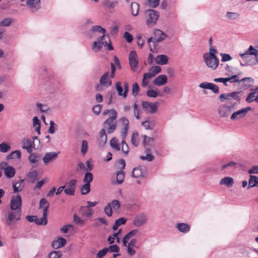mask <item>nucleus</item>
I'll return each mask as SVG.
<instances>
[{
	"label": "nucleus",
	"mask_w": 258,
	"mask_h": 258,
	"mask_svg": "<svg viewBox=\"0 0 258 258\" xmlns=\"http://www.w3.org/2000/svg\"><path fill=\"white\" fill-rule=\"evenodd\" d=\"M248 183V188L257 186L258 185V177L256 176L250 175Z\"/></svg>",
	"instance_id": "nucleus-39"
},
{
	"label": "nucleus",
	"mask_w": 258,
	"mask_h": 258,
	"mask_svg": "<svg viewBox=\"0 0 258 258\" xmlns=\"http://www.w3.org/2000/svg\"><path fill=\"white\" fill-rule=\"evenodd\" d=\"M234 106L227 105L222 104L219 106L218 108V113L221 117H226L228 116L234 110Z\"/></svg>",
	"instance_id": "nucleus-8"
},
{
	"label": "nucleus",
	"mask_w": 258,
	"mask_h": 258,
	"mask_svg": "<svg viewBox=\"0 0 258 258\" xmlns=\"http://www.w3.org/2000/svg\"><path fill=\"white\" fill-rule=\"evenodd\" d=\"M155 60L158 64L165 65L168 62L169 57L166 55L159 54L155 58Z\"/></svg>",
	"instance_id": "nucleus-24"
},
{
	"label": "nucleus",
	"mask_w": 258,
	"mask_h": 258,
	"mask_svg": "<svg viewBox=\"0 0 258 258\" xmlns=\"http://www.w3.org/2000/svg\"><path fill=\"white\" fill-rule=\"evenodd\" d=\"M122 124V128L121 132V136L122 141L121 144L118 142L116 138L113 137L110 141V145L111 147L117 151H121L122 153L124 155H127L130 151V148L127 144L125 141V139L127 136V132L128 130L129 121L128 119L125 117H122L120 119Z\"/></svg>",
	"instance_id": "nucleus-1"
},
{
	"label": "nucleus",
	"mask_w": 258,
	"mask_h": 258,
	"mask_svg": "<svg viewBox=\"0 0 258 258\" xmlns=\"http://www.w3.org/2000/svg\"><path fill=\"white\" fill-rule=\"evenodd\" d=\"M107 135L104 128H102L99 132V137L97 140L98 146L100 148H103L107 142Z\"/></svg>",
	"instance_id": "nucleus-20"
},
{
	"label": "nucleus",
	"mask_w": 258,
	"mask_h": 258,
	"mask_svg": "<svg viewBox=\"0 0 258 258\" xmlns=\"http://www.w3.org/2000/svg\"><path fill=\"white\" fill-rule=\"evenodd\" d=\"M226 82H230L231 83H236V82H245L246 80H250L251 81H253V79L249 77L244 78L241 80H239V77L238 75H233L228 78H225Z\"/></svg>",
	"instance_id": "nucleus-23"
},
{
	"label": "nucleus",
	"mask_w": 258,
	"mask_h": 258,
	"mask_svg": "<svg viewBox=\"0 0 258 258\" xmlns=\"http://www.w3.org/2000/svg\"><path fill=\"white\" fill-rule=\"evenodd\" d=\"M67 243L66 240L62 237L58 238L52 243V246L54 249H57L63 247Z\"/></svg>",
	"instance_id": "nucleus-27"
},
{
	"label": "nucleus",
	"mask_w": 258,
	"mask_h": 258,
	"mask_svg": "<svg viewBox=\"0 0 258 258\" xmlns=\"http://www.w3.org/2000/svg\"><path fill=\"white\" fill-rule=\"evenodd\" d=\"M138 229H135L130 232H129L128 233H127L124 237L122 239V244L123 245H125L126 243L128 242L129 240L132 238L133 237H134L138 233Z\"/></svg>",
	"instance_id": "nucleus-26"
},
{
	"label": "nucleus",
	"mask_w": 258,
	"mask_h": 258,
	"mask_svg": "<svg viewBox=\"0 0 258 258\" xmlns=\"http://www.w3.org/2000/svg\"><path fill=\"white\" fill-rule=\"evenodd\" d=\"M88 145L86 140L82 141L81 151L83 155H85L88 151Z\"/></svg>",
	"instance_id": "nucleus-52"
},
{
	"label": "nucleus",
	"mask_w": 258,
	"mask_h": 258,
	"mask_svg": "<svg viewBox=\"0 0 258 258\" xmlns=\"http://www.w3.org/2000/svg\"><path fill=\"white\" fill-rule=\"evenodd\" d=\"M97 32L102 35L98 38L97 41L94 42L92 47V49L96 52L100 51L104 45V42L103 41V40L105 37L106 30L100 26H93L87 33L88 37L91 38L95 37L96 33Z\"/></svg>",
	"instance_id": "nucleus-2"
},
{
	"label": "nucleus",
	"mask_w": 258,
	"mask_h": 258,
	"mask_svg": "<svg viewBox=\"0 0 258 258\" xmlns=\"http://www.w3.org/2000/svg\"><path fill=\"white\" fill-rule=\"evenodd\" d=\"M147 95L149 97L156 98L158 96H162V94L158 93L154 89H149L147 92Z\"/></svg>",
	"instance_id": "nucleus-50"
},
{
	"label": "nucleus",
	"mask_w": 258,
	"mask_h": 258,
	"mask_svg": "<svg viewBox=\"0 0 258 258\" xmlns=\"http://www.w3.org/2000/svg\"><path fill=\"white\" fill-rule=\"evenodd\" d=\"M93 179V176L92 173L87 172L83 178V182L85 183L90 184Z\"/></svg>",
	"instance_id": "nucleus-44"
},
{
	"label": "nucleus",
	"mask_w": 258,
	"mask_h": 258,
	"mask_svg": "<svg viewBox=\"0 0 258 258\" xmlns=\"http://www.w3.org/2000/svg\"><path fill=\"white\" fill-rule=\"evenodd\" d=\"M47 215L48 214L44 215V213H43L41 218H39L36 216L35 223L38 225H46L47 223Z\"/></svg>",
	"instance_id": "nucleus-37"
},
{
	"label": "nucleus",
	"mask_w": 258,
	"mask_h": 258,
	"mask_svg": "<svg viewBox=\"0 0 258 258\" xmlns=\"http://www.w3.org/2000/svg\"><path fill=\"white\" fill-rule=\"evenodd\" d=\"M12 19L10 18H7L4 19H3L1 22H0V26H5V27H8L10 26L12 24Z\"/></svg>",
	"instance_id": "nucleus-59"
},
{
	"label": "nucleus",
	"mask_w": 258,
	"mask_h": 258,
	"mask_svg": "<svg viewBox=\"0 0 258 258\" xmlns=\"http://www.w3.org/2000/svg\"><path fill=\"white\" fill-rule=\"evenodd\" d=\"M21 157V152L19 150H16L10 154L7 157L8 160L13 159L15 158L20 159Z\"/></svg>",
	"instance_id": "nucleus-41"
},
{
	"label": "nucleus",
	"mask_w": 258,
	"mask_h": 258,
	"mask_svg": "<svg viewBox=\"0 0 258 258\" xmlns=\"http://www.w3.org/2000/svg\"><path fill=\"white\" fill-rule=\"evenodd\" d=\"M11 146L6 143H2L0 144V152L2 153H6L10 151Z\"/></svg>",
	"instance_id": "nucleus-49"
},
{
	"label": "nucleus",
	"mask_w": 258,
	"mask_h": 258,
	"mask_svg": "<svg viewBox=\"0 0 258 258\" xmlns=\"http://www.w3.org/2000/svg\"><path fill=\"white\" fill-rule=\"evenodd\" d=\"M26 6L32 12H35L40 8V0H27Z\"/></svg>",
	"instance_id": "nucleus-16"
},
{
	"label": "nucleus",
	"mask_w": 258,
	"mask_h": 258,
	"mask_svg": "<svg viewBox=\"0 0 258 258\" xmlns=\"http://www.w3.org/2000/svg\"><path fill=\"white\" fill-rule=\"evenodd\" d=\"M244 60V61L246 62L247 63V64L248 66H255L258 64V58L255 59H252L249 56H248V58L247 59L245 58H242Z\"/></svg>",
	"instance_id": "nucleus-51"
},
{
	"label": "nucleus",
	"mask_w": 258,
	"mask_h": 258,
	"mask_svg": "<svg viewBox=\"0 0 258 258\" xmlns=\"http://www.w3.org/2000/svg\"><path fill=\"white\" fill-rule=\"evenodd\" d=\"M168 78L165 75H160L153 81V84L157 86H163L167 84Z\"/></svg>",
	"instance_id": "nucleus-21"
},
{
	"label": "nucleus",
	"mask_w": 258,
	"mask_h": 258,
	"mask_svg": "<svg viewBox=\"0 0 258 258\" xmlns=\"http://www.w3.org/2000/svg\"><path fill=\"white\" fill-rule=\"evenodd\" d=\"M124 247L127 248V253L131 256H133L135 254L136 251V250L134 248L136 246H130L128 244V242L126 243L125 245H123Z\"/></svg>",
	"instance_id": "nucleus-53"
},
{
	"label": "nucleus",
	"mask_w": 258,
	"mask_h": 258,
	"mask_svg": "<svg viewBox=\"0 0 258 258\" xmlns=\"http://www.w3.org/2000/svg\"><path fill=\"white\" fill-rule=\"evenodd\" d=\"M105 213L109 217L112 216V208L111 207V204L108 203L107 206L104 208Z\"/></svg>",
	"instance_id": "nucleus-63"
},
{
	"label": "nucleus",
	"mask_w": 258,
	"mask_h": 258,
	"mask_svg": "<svg viewBox=\"0 0 258 258\" xmlns=\"http://www.w3.org/2000/svg\"><path fill=\"white\" fill-rule=\"evenodd\" d=\"M118 3L117 1L104 0L103 5L108 9L112 10L118 5Z\"/></svg>",
	"instance_id": "nucleus-33"
},
{
	"label": "nucleus",
	"mask_w": 258,
	"mask_h": 258,
	"mask_svg": "<svg viewBox=\"0 0 258 258\" xmlns=\"http://www.w3.org/2000/svg\"><path fill=\"white\" fill-rule=\"evenodd\" d=\"M149 71L151 72L155 77L157 74L161 72V68L158 66H153L150 69Z\"/></svg>",
	"instance_id": "nucleus-57"
},
{
	"label": "nucleus",
	"mask_w": 258,
	"mask_h": 258,
	"mask_svg": "<svg viewBox=\"0 0 258 258\" xmlns=\"http://www.w3.org/2000/svg\"><path fill=\"white\" fill-rule=\"evenodd\" d=\"M40 159V155L36 153H30L28 157V159L30 162L32 163H35L38 161Z\"/></svg>",
	"instance_id": "nucleus-43"
},
{
	"label": "nucleus",
	"mask_w": 258,
	"mask_h": 258,
	"mask_svg": "<svg viewBox=\"0 0 258 258\" xmlns=\"http://www.w3.org/2000/svg\"><path fill=\"white\" fill-rule=\"evenodd\" d=\"M4 173L6 177L8 178H12L15 176L16 170L13 166H8L5 169Z\"/></svg>",
	"instance_id": "nucleus-32"
},
{
	"label": "nucleus",
	"mask_w": 258,
	"mask_h": 258,
	"mask_svg": "<svg viewBox=\"0 0 258 258\" xmlns=\"http://www.w3.org/2000/svg\"><path fill=\"white\" fill-rule=\"evenodd\" d=\"M219 98L221 102H223L225 100H230L232 99L231 97V93L221 94L219 96Z\"/></svg>",
	"instance_id": "nucleus-55"
},
{
	"label": "nucleus",
	"mask_w": 258,
	"mask_h": 258,
	"mask_svg": "<svg viewBox=\"0 0 258 258\" xmlns=\"http://www.w3.org/2000/svg\"><path fill=\"white\" fill-rule=\"evenodd\" d=\"M219 184L220 185H225L228 187H230L233 186L234 180L231 177H225L220 180Z\"/></svg>",
	"instance_id": "nucleus-28"
},
{
	"label": "nucleus",
	"mask_w": 258,
	"mask_h": 258,
	"mask_svg": "<svg viewBox=\"0 0 258 258\" xmlns=\"http://www.w3.org/2000/svg\"><path fill=\"white\" fill-rule=\"evenodd\" d=\"M218 53L217 50L214 47L211 46L209 48V52L204 53L203 55L210 56H217L216 54Z\"/></svg>",
	"instance_id": "nucleus-60"
},
{
	"label": "nucleus",
	"mask_w": 258,
	"mask_h": 258,
	"mask_svg": "<svg viewBox=\"0 0 258 258\" xmlns=\"http://www.w3.org/2000/svg\"><path fill=\"white\" fill-rule=\"evenodd\" d=\"M143 138L144 146L147 149H149V147L153 145L154 139L153 138L148 137L146 135H144Z\"/></svg>",
	"instance_id": "nucleus-35"
},
{
	"label": "nucleus",
	"mask_w": 258,
	"mask_h": 258,
	"mask_svg": "<svg viewBox=\"0 0 258 258\" xmlns=\"http://www.w3.org/2000/svg\"><path fill=\"white\" fill-rule=\"evenodd\" d=\"M145 14L147 17L146 24L149 27L153 26L159 17V13L156 10L150 9L146 11Z\"/></svg>",
	"instance_id": "nucleus-5"
},
{
	"label": "nucleus",
	"mask_w": 258,
	"mask_h": 258,
	"mask_svg": "<svg viewBox=\"0 0 258 258\" xmlns=\"http://www.w3.org/2000/svg\"><path fill=\"white\" fill-rule=\"evenodd\" d=\"M109 204H111V208L115 210H118L120 206L119 202L116 200H113L111 203H109Z\"/></svg>",
	"instance_id": "nucleus-64"
},
{
	"label": "nucleus",
	"mask_w": 258,
	"mask_h": 258,
	"mask_svg": "<svg viewBox=\"0 0 258 258\" xmlns=\"http://www.w3.org/2000/svg\"><path fill=\"white\" fill-rule=\"evenodd\" d=\"M22 147L29 153H31L34 148V143L29 138H24L22 140Z\"/></svg>",
	"instance_id": "nucleus-11"
},
{
	"label": "nucleus",
	"mask_w": 258,
	"mask_h": 258,
	"mask_svg": "<svg viewBox=\"0 0 258 258\" xmlns=\"http://www.w3.org/2000/svg\"><path fill=\"white\" fill-rule=\"evenodd\" d=\"M106 248H107L108 252L109 251L111 252H118L119 251L120 249L119 247L116 244L110 245Z\"/></svg>",
	"instance_id": "nucleus-62"
},
{
	"label": "nucleus",
	"mask_w": 258,
	"mask_h": 258,
	"mask_svg": "<svg viewBox=\"0 0 258 258\" xmlns=\"http://www.w3.org/2000/svg\"><path fill=\"white\" fill-rule=\"evenodd\" d=\"M140 90L139 86L137 83H134L132 86V94L134 96H136Z\"/></svg>",
	"instance_id": "nucleus-61"
},
{
	"label": "nucleus",
	"mask_w": 258,
	"mask_h": 258,
	"mask_svg": "<svg viewBox=\"0 0 258 258\" xmlns=\"http://www.w3.org/2000/svg\"><path fill=\"white\" fill-rule=\"evenodd\" d=\"M22 200L20 196L17 195L12 197L11 201V209L12 210H21Z\"/></svg>",
	"instance_id": "nucleus-14"
},
{
	"label": "nucleus",
	"mask_w": 258,
	"mask_h": 258,
	"mask_svg": "<svg viewBox=\"0 0 258 258\" xmlns=\"http://www.w3.org/2000/svg\"><path fill=\"white\" fill-rule=\"evenodd\" d=\"M21 210H11L8 212V216L6 220V224L9 226L14 225L16 222L21 219Z\"/></svg>",
	"instance_id": "nucleus-6"
},
{
	"label": "nucleus",
	"mask_w": 258,
	"mask_h": 258,
	"mask_svg": "<svg viewBox=\"0 0 258 258\" xmlns=\"http://www.w3.org/2000/svg\"><path fill=\"white\" fill-rule=\"evenodd\" d=\"M81 212L83 216L87 217H91L94 213V211L92 209L89 208L88 207L86 206L82 207L81 208Z\"/></svg>",
	"instance_id": "nucleus-36"
},
{
	"label": "nucleus",
	"mask_w": 258,
	"mask_h": 258,
	"mask_svg": "<svg viewBox=\"0 0 258 258\" xmlns=\"http://www.w3.org/2000/svg\"><path fill=\"white\" fill-rule=\"evenodd\" d=\"M28 181L30 183H34L38 177V172L36 170L29 172L27 175Z\"/></svg>",
	"instance_id": "nucleus-34"
},
{
	"label": "nucleus",
	"mask_w": 258,
	"mask_h": 258,
	"mask_svg": "<svg viewBox=\"0 0 258 258\" xmlns=\"http://www.w3.org/2000/svg\"><path fill=\"white\" fill-rule=\"evenodd\" d=\"M23 181V180H19L18 181L13 183V187L14 192H19L22 190V187H21V185Z\"/></svg>",
	"instance_id": "nucleus-42"
},
{
	"label": "nucleus",
	"mask_w": 258,
	"mask_h": 258,
	"mask_svg": "<svg viewBox=\"0 0 258 258\" xmlns=\"http://www.w3.org/2000/svg\"><path fill=\"white\" fill-rule=\"evenodd\" d=\"M147 222V217L145 214H141L136 216L133 221V225L136 227L143 226Z\"/></svg>",
	"instance_id": "nucleus-18"
},
{
	"label": "nucleus",
	"mask_w": 258,
	"mask_h": 258,
	"mask_svg": "<svg viewBox=\"0 0 258 258\" xmlns=\"http://www.w3.org/2000/svg\"><path fill=\"white\" fill-rule=\"evenodd\" d=\"M128 60L130 67L134 72L136 71L139 65L138 57L137 52L133 50L129 54Z\"/></svg>",
	"instance_id": "nucleus-9"
},
{
	"label": "nucleus",
	"mask_w": 258,
	"mask_h": 258,
	"mask_svg": "<svg viewBox=\"0 0 258 258\" xmlns=\"http://www.w3.org/2000/svg\"><path fill=\"white\" fill-rule=\"evenodd\" d=\"M133 176L136 178H140L144 176V172L141 167L134 168L132 172Z\"/></svg>",
	"instance_id": "nucleus-38"
},
{
	"label": "nucleus",
	"mask_w": 258,
	"mask_h": 258,
	"mask_svg": "<svg viewBox=\"0 0 258 258\" xmlns=\"http://www.w3.org/2000/svg\"><path fill=\"white\" fill-rule=\"evenodd\" d=\"M257 94H258V92L255 91L250 93L246 98V101L248 103H250L253 101H255Z\"/></svg>",
	"instance_id": "nucleus-56"
},
{
	"label": "nucleus",
	"mask_w": 258,
	"mask_h": 258,
	"mask_svg": "<svg viewBox=\"0 0 258 258\" xmlns=\"http://www.w3.org/2000/svg\"><path fill=\"white\" fill-rule=\"evenodd\" d=\"M132 14L133 16H136L138 14L139 10V5L136 2L132 3L131 4Z\"/></svg>",
	"instance_id": "nucleus-48"
},
{
	"label": "nucleus",
	"mask_w": 258,
	"mask_h": 258,
	"mask_svg": "<svg viewBox=\"0 0 258 258\" xmlns=\"http://www.w3.org/2000/svg\"><path fill=\"white\" fill-rule=\"evenodd\" d=\"M153 35V37H150L147 40L149 45H150L151 43L155 44L157 43L161 42L168 37V35L160 29L154 30Z\"/></svg>",
	"instance_id": "nucleus-4"
},
{
	"label": "nucleus",
	"mask_w": 258,
	"mask_h": 258,
	"mask_svg": "<svg viewBox=\"0 0 258 258\" xmlns=\"http://www.w3.org/2000/svg\"><path fill=\"white\" fill-rule=\"evenodd\" d=\"M131 141L133 145L136 147L139 145V135L136 131L133 133Z\"/></svg>",
	"instance_id": "nucleus-45"
},
{
	"label": "nucleus",
	"mask_w": 258,
	"mask_h": 258,
	"mask_svg": "<svg viewBox=\"0 0 258 258\" xmlns=\"http://www.w3.org/2000/svg\"><path fill=\"white\" fill-rule=\"evenodd\" d=\"M49 207V204L45 199H41L40 200L39 208H43V213H44V215H46V214H48Z\"/></svg>",
	"instance_id": "nucleus-29"
},
{
	"label": "nucleus",
	"mask_w": 258,
	"mask_h": 258,
	"mask_svg": "<svg viewBox=\"0 0 258 258\" xmlns=\"http://www.w3.org/2000/svg\"><path fill=\"white\" fill-rule=\"evenodd\" d=\"M121 232V229H120L117 232L114 233L112 235H110L107 239V241L110 244H113L114 242L115 239L118 237V236L120 234Z\"/></svg>",
	"instance_id": "nucleus-46"
},
{
	"label": "nucleus",
	"mask_w": 258,
	"mask_h": 258,
	"mask_svg": "<svg viewBox=\"0 0 258 258\" xmlns=\"http://www.w3.org/2000/svg\"><path fill=\"white\" fill-rule=\"evenodd\" d=\"M126 221H127L126 218H125L123 217L120 218L118 219H117L116 220H115V224L112 227L113 230V231L116 230L118 229V227L120 225L124 224L125 223V222H126Z\"/></svg>",
	"instance_id": "nucleus-40"
},
{
	"label": "nucleus",
	"mask_w": 258,
	"mask_h": 258,
	"mask_svg": "<svg viewBox=\"0 0 258 258\" xmlns=\"http://www.w3.org/2000/svg\"><path fill=\"white\" fill-rule=\"evenodd\" d=\"M90 184L85 183L81 188V192L82 195H85L90 191Z\"/></svg>",
	"instance_id": "nucleus-47"
},
{
	"label": "nucleus",
	"mask_w": 258,
	"mask_h": 258,
	"mask_svg": "<svg viewBox=\"0 0 258 258\" xmlns=\"http://www.w3.org/2000/svg\"><path fill=\"white\" fill-rule=\"evenodd\" d=\"M176 228L182 233H186L190 231V226L185 223H178L176 225Z\"/></svg>",
	"instance_id": "nucleus-25"
},
{
	"label": "nucleus",
	"mask_w": 258,
	"mask_h": 258,
	"mask_svg": "<svg viewBox=\"0 0 258 258\" xmlns=\"http://www.w3.org/2000/svg\"><path fill=\"white\" fill-rule=\"evenodd\" d=\"M36 107L40 112H46L49 110L48 106L43 104L38 103L36 104Z\"/></svg>",
	"instance_id": "nucleus-54"
},
{
	"label": "nucleus",
	"mask_w": 258,
	"mask_h": 258,
	"mask_svg": "<svg viewBox=\"0 0 258 258\" xmlns=\"http://www.w3.org/2000/svg\"><path fill=\"white\" fill-rule=\"evenodd\" d=\"M142 106L143 110L150 114L155 113L157 110L156 103H152L149 101H143Z\"/></svg>",
	"instance_id": "nucleus-10"
},
{
	"label": "nucleus",
	"mask_w": 258,
	"mask_h": 258,
	"mask_svg": "<svg viewBox=\"0 0 258 258\" xmlns=\"http://www.w3.org/2000/svg\"><path fill=\"white\" fill-rule=\"evenodd\" d=\"M112 116L108 118L103 123V127L108 133L111 134L114 132L116 128V118L117 113L116 110H112Z\"/></svg>",
	"instance_id": "nucleus-3"
},
{
	"label": "nucleus",
	"mask_w": 258,
	"mask_h": 258,
	"mask_svg": "<svg viewBox=\"0 0 258 258\" xmlns=\"http://www.w3.org/2000/svg\"><path fill=\"white\" fill-rule=\"evenodd\" d=\"M250 109L251 108L250 107L241 108V109L233 112L231 115L230 119L232 120L239 119L245 116L247 112L250 110Z\"/></svg>",
	"instance_id": "nucleus-12"
},
{
	"label": "nucleus",
	"mask_w": 258,
	"mask_h": 258,
	"mask_svg": "<svg viewBox=\"0 0 258 258\" xmlns=\"http://www.w3.org/2000/svg\"><path fill=\"white\" fill-rule=\"evenodd\" d=\"M239 56L242 58H248V55H254L256 59L258 58V50L254 48L252 45H250L249 48L246 50L243 53H239Z\"/></svg>",
	"instance_id": "nucleus-13"
},
{
	"label": "nucleus",
	"mask_w": 258,
	"mask_h": 258,
	"mask_svg": "<svg viewBox=\"0 0 258 258\" xmlns=\"http://www.w3.org/2000/svg\"><path fill=\"white\" fill-rule=\"evenodd\" d=\"M59 152H48L46 153L43 157L42 160L45 164L55 160L58 156Z\"/></svg>",
	"instance_id": "nucleus-19"
},
{
	"label": "nucleus",
	"mask_w": 258,
	"mask_h": 258,
	"mask_svg": "<svg viewBox=\"0 0 258 258\" xmlns=\"http://www.w3.org/2000/svg\"><path fill=\"white\" fill-rule=\"evenodd\" d=\"M77 181L75 179H71L69 182H68L66 186V188H64V192L66 195L73 196L75 194V189H76V185Z\"/></svg>",
	"instance_id": "nucleus-15"
},
{
	"label": "nucleus",
	"mask_w": 258,
	"mask_h": 258,
	"mask_svg": "<svg viewBox=\"0 0 258 258\" xmlns=\"http://www.w3.org/2000/svg\"><path fill=\"white\" fill-rule=\"evenodd\" d=\"M239 17L240 14L237 12H228L225 15V18L227 20L231 21H235L238 19Z\"/></svg>",
	"instance_id": "nucleus-30"
},
{
	"label": "nucleus",
	"mask_w": 258,
	"mask_h": 258,
	"mask_svg": "<svg viewBox=\"0 0 258 258\" xmlns=\"http://www.w3.org/2000/svg\"><path fill=\"white\" fill-rule=\"evenodd\" d=\"M119 162L121 165V171L117 172L116 173V182L119 184H121L124 181V172L123 171V170L125 166V163L124 160H120Z\"/></svg>",
	"instance_id": "nucleus-17"
},
{
	"label": "nucleus",
	"mask_w": 258,
	"mask_h": 258,
	"mask_svg": "<svg viewBox=\"0 0 258 258\" xmlns=\"http://www.w3.org/2000/svg\"><path fill=\"white\" fill-rule=\"evenodd\" d=\"M115 88L117 91L118 96H122L124 98H125L127 97V95L125 93V91L120 82H117L116 83Z\"/></svg>",
	"instance_id": "nucleus-31"
},
{
	"label": "nucleus",
	"mask_w": 258,
	"mask_h": 258,
	"mask_svg": "<svg viewBox=\"0 0 258 258\" xmlns=\"http://www.w3.org/2000/svg\"><path fill=\"white\" fill-rule=\"evenodd\" d=\"M99 83L101 85L104 87H109L111 86L112 81L109 78V73L108 72H106L101 77Z\"/></svg>",
	"instance_id": "nucleus-22"
},
{
	"label": "nucleus",
	"mask_w": 258,
	"mask_h": 258,
	"mask_svg": "<svg viewBox=\"0 0 258 258\" xmlns=\"http://www.w3.org/2000/svg\"><path fill=\"white\" fill-rule=\"evenodd\" d=\"M204 60L206 66L213 70L217 69L219 65V59L217 56H210L203 55Z\"/></svg>",
	"instance_id": "nucleus-7"
},
{
	"label": "nucleus",
	"mask_w": 258,
	"mask_h": 258,
	"mask_svg": "<svg viewBox=\"0 0 258 258\" xmlns=\"http://www.w3.org/2000/svg\"><path fill=\"white\" fill-rule=\"evenodd\" d=\"M62 254L60 251H53L48 255V258H60Z\"/></svg>",
	"instance_id": "nucleus-58"
}]
</instances>
